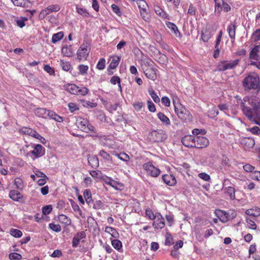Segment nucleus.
I'll list each match as a JSON object with an SVG mask.
<instances>
[{"label": "nucleus", "instance_id": "51", "mask_svg": "<svg viewBox=\"0 0 260 260\" xmlns=\"http://www.w3.org/2000/svg\"><path fill=\"white\" fill-rule=\"evenodd\" d=\"M49 228L55 232H59L61 230V228L59 224L50 223L49 224Z\"/></svg>", "mask_w": 260, "mask_h": 260}, {"label": "nucleus", "instance_id": "2", "mask_svg": "<svg viewBox=\"0 0 260 260\" xmlns=\"http://www.w3.org/2000/svg\"><path fill=\"white\" fill-rule=\"evenodd\" d=\"M242 86L245 91H253L256 93L260 91V78L255 73L248 74L242 81Z\"/></svg>", "mask_w": 260, "mask_h": 260}, {"label": "nucleus", "instance_id": "16", "mask_svg": "<svg viewBox=\"0 0 260 260\" xmlns=\"http://www.w3.org/2000/svg\"><path fill=\"white\" fill-rule=\"evenodd\" d=\"M260 51V44L254 45L249 53V59L258 61L260 59V55L258 53Z\"/></svg>", "mask_w": 260, "mask_h": 260}, {"label": "nucleus", "instance_id": "47", "mask_svg": "<svg viewBox=\"0 0 260 260\" xmlns=\"http://www.w3.org/2000/svg\"><path fill=\"white\" fill-rule=\"evenodd\" d=\"M138 4L140 10H142L144 12L146 13L148 8L146 2L144 0H139L138 2Z\"/></svg>", "mask_w": 260, "mask_h": 260}, {"label": "nucleus", "instance_id": "5", "mask_svg": "<svg viewBox=\"0 0 260 260\" xmlns=\"http://www.w3.org/2000/svg\"><path fill=\"white\" fill-rule=\"evenodd\" d=\"M90 50V47L87 44H83L81 45L77 52L78 59L80 61L86 60L89 55Z\"/></svg>", "mask_w": 260, "mask_h": 260}, {"label": "nucleus", "instance_id": "48", "mask_svg": "<svg viewBox=\"0 0 260 260\" xmlns=\"http://www.w3.org/2000/svg\"><path fill=\"white\" fill-rule=\"evenodd\" d=\"M159 57L158 59V62L159 63L162 64H166L168 61V58L167 56L165 55L164 54L161 53L160 52H159Z\"/></svg>", "mask_w": 260, "mask_h": 260}, {"label": "nucleus", "instance_id": "23", "mask_svg": "<svg viewBox=\"0 0 260 260\" xmlns=\"http://www.w3.org/2000/svg\"><path fill=\"white\" fill-rule=\"evenodd\" d=\"M9 197L15 201H19V200L23 198L22 194L15 190H12L10 191Z\"/></svg>", "mask_w": 260, "mask_h": 260}, {"label": "nucleus", "instance_id": "38", "mask_svg": "<svg viewBox=\"0 0 260 260\" xmlns=\"http://www.w3.org/2000/svg\"><path fill=\"white\" fill-rule=\"evenodd\" d=\"M120 60V57L119 56H115L112 58L111 62L109 66V69H114L118 65Z\"/></svg>", "mask_w": 260, "mask_h": 260}, {"label": "nucleus", "instance_id": "54", "mask_svg": "<svg viewBox=\"0 0 260 260\" xmlns=\"http://www.w3.org/2000/svg\"><path fill=\"white\" fill-rule=\"evenodd\" d=\"M78 69L81 74L85 75L87 74L88 67L86 65L80 64L78 66Z\"/></svg>", "mask_w": 260, "mask_h": 260}, {"label": "nucleus", "instance_id": "37", "mask_svg": "<svg viewBox=\"0 0 260 260\" xmlns=\"http://www.w3.org/2000/svg\"><path fill=\"white\" fill-rule=\"evenodd\" d=\"M67 90L73 94H77L79 91L78 86L74 84H69L67 86Z\"/></svg>", "mask_w": 260, "mask_h": 260}, {"label": "nucleus", "instance_id": "57", "mask_svg": "<svg viewBox=\"0 0 260 260\" xmlns=\"http://www.w3.org/2000/svg\"><path fill=\"white\" fill-rule=\"evenodd\" d=\"M79 91L77 93V94L82 95H86L89 91V90L87 88L85 87H79Z\"/></svg>", "mask_w": 260, "mask_h": 260}, {"label": "nucleus", "instance_id": "14", "mask_svg": "<svg viewBox=\"0 0 260 260\" xmlns=\"http://www.w3.org/2000/svg\"><path fill=\"white\" fill-rule=\"evenodd\" d=\"M229 182L228 180H224L223 184V189L224 193L229 197L231 200H234L235 199V189L233 187H225L226 182Z\"/></svg>", "mask_w": 260, "mask_h": 260}, {"label": "nucleus", "instance_id": "41", "mask_svg": "<svg viewBox=\"0 0 260 260\" xmlns=\"http://www.w3.org/2000/svg\"><path fill=\"white\" fill-rule=\"evenodd\" d=\"M111 244L112 246L117 250L120 251L122 249V243L121 242L117 239H114L112 240Z\"/></svg>", "mask_w": 260, "mask_h": 260}, {"label": "nucleus", "instance_id": "32", "mask_svg": "<svg viewBox=\"0 0 260 260\" xmlns=\"http://www.w3.org/2000/svg\"><path fill=\"white\" fill-rule=\"evenodd\" d=\"M58 220L60 222L67 225H69L71 224V219L64 214H60L58 216Z\"/></svg>", "mask_w": 260, "mask_h": 260}, {"label": "nucleus", "instance_id": "44", "mask_svg": "<svg viewBox=\"0 0 260 260\" xmlns=\"http://www.w3.org/2000/svg\"><path fill=\"white\" fill-rule=\"evenodd\" d=\"M165 245L170 246L174 244V240L172 236L169 233H167L166 235Z\"/></svg>", "mask_w": 260, "mask_h": 260}, {"label": "nucleus", "instance_id": "49", "mask_svg": "<svg viewBox=\"0 0 260 260\" xmlns=\"http://www.w3.org/2000/svg\"><path fill=\"white\" fill-rule=\"evenodd\" d=\"M251 38L253 42H256L260 40V29H256L252 34Z\"/></svg>", "mask_w": 260, "mask_h": 260}, {"label": "nucleus", "instance_id": "13", "mask_svg": "<svg viewBox=\"0 0 260 260\" xmlns=\"http://www.w3.org/2000/svg\"><path fill=\"white\" fill-rule=\"evenodd\" d=\"M195 136L192 135L185 136L182 138L181 142L187 147H194Z\"/></svg>", "mask_w": 260, "mask_h": 260}, {"label": "nucleus", "instance_id": "31", "mask_svg": "<svg viewBox=\"0 0 260 260\" xmlns=\"http://www.w3.org/2000/svg\"><path fill=\"white\" fill-rule=\"evenodd\" d=\"M166 26L173 32L175 35L177 36V34H180V32L178 30L177 26L173 22L169 21H166Z\"/></svg>", "mask_w": 260, "mask_h": 260}, {"label": "nucleus", "instance_id": "10", "mask_svg": "<svg viewBox=\"0 0 260 260\" xmlns=\"http://www.w3.org/2000/svg\"><path fill=\"white\" fill-rule=\"evenodd\" d=\"M33 150L30 153L34 156L35 158L40 157L45 153V149L40 144H33L31 145Z\"/></svg>", "mask_w": 260, "mask_h": 260}, {"label": "nucleus", "instance_id": "53", "mask_svg": "<svg viewBox=\"0 0 260 260\" xmlns=\"http://www.w3.org/2000/svg\"><path fill=\"white\" fill-rule=\"evenodd\" d=\"M33 131L34 130L30 128L24 127H22L20 130V132L22 134L31 136V133H32Z\"/></svg>", "mask_w": 260, "mask_h": 260}, {"label": "nucleus", "instance_id": "15", "mask_svg": "<svg viewBox=\"0 0 260 260\" xmlns=\"http://www.w3.org/2000/svg\"><path fill=\"white\" fill-rule=\"evenodd\" d=\"M86 237V234L84 231L77 232V233L74 237L72 240V247H77L80 241Z\"/></svg>", "mask_w": 260, "mask_h": 260}, {"label": "nucleus", "instance_id": "21", "mask_svg": "<svg viewBox=\"0 0 260 260\" xmlns=\"http://www.w3.org/2000/svg\"><path fill=\"white\" fill-rule=\"evenodd\" d=\"M212 35V31L211 29L205 28L202 31V39L205 42H208Z\"/></svg>", "mask_w": 260, "mask_h": 260}, {"label": "nucleus", "instance_id": "50", "mask_svg": "<svg viewBox=\"0 0 260 260\" xmlns=\"http://www.w3.org/2000/svg\"><path fill=\"white\" fill-rule=\"evenodd\" d=\"M105 66L106 60L104 58H101L99 59L96 64V68L100 70H102L105 69Z\"/></svg>", "mask_w": 260, "mask_h": 260}, {"label": "nucleus", "instance_id": "12", "mask_svg": "<svg viewBox=\"0 0 260 260\" xmlns=\"http://www.w3.org/2000/svg\"><path fill=\"white\" fill-rule=\"evenodd\" d=\"M155 218L153 223V226L155 230L162 229L165 227V219L160 213H157L155 215Z\"/></svg>", "mask_w": 260, "mask_h": 260}, {"label": "nucleus", "instance_id": "45", "mask_svg": "<svg viewBox=\"0 0 260 260\" xmlns=\"http://www.w3.org/2000/svg\"><path fill=\"white\" fill-rule=\"evenodd\" d=\"M116 155L118 157L119 159L124 161L126 162V164H128V162L130 159L129 156L125 153H120L119 154H116Z\"/></svg>", "mask_w": 260, "mask_h": 260}, {"label": "nucleus", "instance_id": "27", "mask_svg": "<svg viewBox=\"0 0 260 260\" xmlns=\"http://www.w3.org/2000/svg\"><path fill=\"white\" fill-rule=\"evenodd\" d=\"M47 117H49L50 118L54 119L57 122H62L63 121L62 117L58 115L53 111L47 110Z\"/></svg>", "mask_w": 260, "mask_h": 260}, {"label": "nucleus", "instance_id": "30", "mask_svg": "<svg viewBox=\"0 0 260 260\" xmlns=\"http://www.w3.org/2000/svg\"><path fill=\"white\" fill-rule=\"evenodd\" d=\"M105 231L106 233L110 234L111 236L114 238H117L119 237V233L116 230L113 228L107 226L105 228Z\"/></svg>", "mask_w": 260, "mask_h": 260}, {"label": "nucleus", "instance_id": "42", "mask_svg": "<svg viewBox=\"0 0 260 260\" xmlns=\"http://www.w3.org/2000/svg\"><path fill=\"white\" fill-rule=\"evenodd\" d=\"M148 92L155 103H157L159 102L160 99L154 90L149 88L148 89Z\"/></svg>", "mask_w": 260, "mask_h": 260}, {"label": "nucleus", "instance_id": "11", "mask_svg": "<svg viewBox=\"0 0 260 260\" xmlns=\"http://www.w3.org/2000/svg\"><path fill=\"white\" fill-rule=\"evenodd\" d=\"M194 147L201 149L206 147L209 143L207 138L202 136H195Z\"/></svg>", "mask_w": 260, "mask_h": 260}, {"label": "nucleus", "instance_id": "28", "mask_svg": "<svg viewBox=\"0 0 260 260\" xmlns=\"http://www.w3.org/2000/svg\"><path fill=\"white\" fill-rule=\"evenodd\" d=\"M14 5L22 7H28L31 4L28 0H12Z\"/></svg>", "mask_w": 260, "mask_h": 260}, {"label": "nucleus", "instance_id": "60", "mask_svg": "<svg viewBox=\"0 0 260 260\" xmlns=\"http://www.w3.org/2000/svg\"><path fill=\"white\" fill-rule=\"evenodd\" d=\"M52 208L51 205H47L42 208V212L44 215H48L52 211Z\"/></svg>", "mask_w": 260, "mask_h": 260}, {"label": "nucleus", "instance_id": "20", "mask_svg": "<svg viewBox=\"0 0 260 260\" xmlns=\"http://www.w3.org/2000/svg\"><path fill=\"white\" fill-rule=\"evenodd\" d=\"M154 9L155 13L157 15L159 16L161 18L167 20L170 19V16H169V15L168 14L166 11H165L162 9H161L159 6H154Z\"/></svg>", "mask_w": 260, "mask_h": 260}, {"label": "nucleus", "instance_id": "19", "mask_svg": "<svg viewBox=\"0 0 260 260\" xmlns=\"http://www.w3.org/2000/svg\"><path fill=\"white\" fill-rule=\"evenodd\" d=\"M144 70V73L148 79L152 81H154L156 79V70L154 68H150Z\"/></svg>", "mask_w": 260, "mask_h": 260}, {"label": "nucleus", "instance_id": "26", "mask_svg": "<svg viewBox=\"0 0 260 260\" xmlns=\"http://www.w3.org/2000/svg\"><path fill=\"white\" fill-rule=\"evenodd\" d=\"M61 53L64 56L67 57H71L73 54V48L71 45L68 46L67 45L63 46L61 49Z\"/></svg>", "mask_w": 260, "mask_h": 260}, {"label": "nucleus", "instance_id": "4", "mask_svg": "<svg viewBox=\"0 0 260 260\" xmlns=\"http://www.w3.org/2000/svg\"><path fill=\"white\" fill-rule=\"evenodd\" d=\"M239 62V59L230 61H221L217 64V69L218 71H224L228 70H231L235 68L238 64Z\"/></svg>", "mask_w": 260, "mask_h": 260}, {"label": "nucleus", "instance_id": "3", "mask_svg": "<svg viewBox=\"0 0 260 260\" xmlns=\"http://www.w3.org/2000/svg\"><path fill=\"white\" fill-rule=\"evenodd\" d=\"M76 124L79 129L85 133L96 132L95 128L89 123L87 119L79 117L77 119Z\"/></svg>", "mask_w": 260, "mask_h": 260}, {"label": "nucleus", "instance_id": "62", "mask_svg": "<svg viewBox=\"0 0 260 260\" xmlns=\"http://www.w3.org/2000/svg\"><path fill=\"white\" fill-rule=\"evenodd\" d=\"M111 8L113 11L118 16H120L121 15V12L120 10V9L116 5L112 4L111 5Z\"/></svg>", "mask_w": 260, "mask_h": 260}, {"label": "nucleus", "instance_id": "58", "mask_svg": "<svg viewBox=\"0 0 260 260\" xmlns=\"http://www.w3.org/2000/svg\"><path fill=\"white\" fill-rule=\"evenodd\" d=\"M147 104L148 110L150 112H154L156 111L154 104L150 100L147 101Z\"/></svg>", "mask_w": 260, "mask_h": 260}, {"label": "nucleus", "instance_id": "61", "mask_svg": "<svg viewBox=\"0 0 260 260\" xmlns=\"http://www.w3.org/2000/svg\"><path fill=\"white\" fill-rule=\"evenodd\" d=\"M60 65L62 69L66 71H68L71 68V64L69 62H63L61 61Z\"/></svg>", "mask_w": 260, "mask_h": 260}, {"label": "nucleus", "instance_id": "25", "mask_svg": "<svg viewBox=\"0 0 260 260\" xmlns=\"http://www.w3.org/2000/svg\"><path fill=\"white\" fill-rule=\"evenodd\" d=\"M215 213L222 222H225L228 220V214L226 212L220 210H216L215 211Z\"/></svg>", "mask_w": 260, "mask_h": 260}, {"label": "nucleus", "instance_id": "1", "mask_svg": "<svg viewBox=\"0 0 260 260\" xmlns=\"http://www.w3.org/2000/svg\"><path fill=\"white\" fill-rule=\"evenodd\" d=\"M238 103L243 114L250 121L254 120L255 116L260 111V101L252 97L245 96Z\"/></svg>", "mask_w": 260, "mask_h": 260}, {"label": "nucleus", "instance_id": "36", "mask_svg": "<svg viewBox=\"0 0 260 260\" xmlns=\"http://www.w3.org/2000/svg\"><path fill=\"white\" fill-rule=\"evenodd\" d=\"M254 218L246 217V220L247 222V227L252 230H255L256 229V224L254 221Z\"/></svg>", "mask_w": 260, "mask_h": 260}, {"label": "nucleus", "instance_id": "18", "mask_svg": "<svg viewBox=\"0 0 260 260\" xmlns=\"http://www.w3.org/2000/svg\"><path fill=\"white\" fill-rule=\"evenodd\" d=\"M162 179L165 183L169 186H174L176 183L175 177L171 174H165L162 176Z\"/></svg>", "mask_w": 260, "mask_h": 260}, {"label": "nucleus", "instance_id": "40", "mask_svg": "<svg viewBox=\"0 0 260 260\" xmlns=\"http://www.w3.org/2000/svg\"><path fill=\"white\" fill-rule=\"evenodd\" d=\"M63 37V33L62 31L54 34L52 37V42L54 44L61 40Z\"/></svg>", "mask_w": 260, "mask_h": 260}, {"label": "nucleus", "instance_id": "7", "mask_svg": "<svg viewBox=\"0 0 260 260\" xmlns=\"http://www.w3.org/2000/svg\"><path fill=\"white\" fill-rule=\"evenodd\" d=\"M143 168L146 171L148 175L154 177L158 176L160 173V170L154 167L150 162L144 164Z\"/></svg>", "mask_w": 260, "mask_h": 260}, {"label": "nucleus", "instance_id": "39", "mask_svg": "<svg viewBox=\"0 0 260 260\" xmlns=\"http://www.w3.org/2000/svg\"><path fill=\"white\" fill-rule=\"evenodd\" d=\"M76 10L78 14L83 17H88L89 16V13L85 8L76 6Z\"/></svg>", "mask_w": 260, "mask_h": 260}, {"label": "nucleus", "instance_id": "6", "mask_svg": "<svg viewBox=\"0 0 260 260\" xmlns=\"http://www.w3.org/2000/svg\"><path fill=\"white\" fill-rule=\"evenodd\" d=\"M60 9L59 5L57 4L50 5L44 9H43L40 13L39 18L40 19H44L47 15L52 12H58Z\"/></svg>", "mask_w": 260, "mask_h": 260}, {"label": "nucleus", "instance_id": "9", "mask_svg": "<svg viewBox=\"0 0 260 260\" xmlns=\"http://www.w3.org/2000/svg\"><path fill=\"white\" fill-rule=\"evenodd\" d=\"M151 137L154 142H161L167 139V135L162 130L157 129L152 132Z\"/></svg>", "mask_w": 260, "mask_h": 260}, {"label": "nucleus", "instance_id": "8", "mask_svg": "<svg viewBox=\"0 0 260 260\" xmlns=\"http://www.w3.org/2000/svg\"><path fill=\"white\" fill-rule=\"evenodd\" d=\"M175 111L179 118L182 120H186L188 118V119H189L190 112L182 105H179L177 107L175 106Z\"/></svg>", "mask_w": 260, "mask_h": 260}, {"label": "nucleus", "instance_id": "43", "mask_svg": "<svg viewBox=\"0 0 260 260\" xmlns=\"http://www.w3.org/2000/svg\"><path fill=\"white\" fill-rule=\"evenodd\" d=\"M9 233L11 236L15 238H20L22 235L20 230L15 229H11Z\"/></svg>", "mask_w": 260, "mask_h": 260}, {"label": "nucleus", "instance_id": "17", "mask_svg": "<svg viewBox=\"0 0 260 260\" xmlns=\"http://www.w3.org/2000/svg\"><path fill=\"white\" fill-rule=\"evenodd\" d=\"M237 27V23L234 21L231 23L228 26L227 31L228 32L229 37L232 41H234L235 40L236 30Z\"/></svg>", "mask_w": 260, "mask_h": 260}, {"label": "nucleus", "instance_id": "52", "mask_svg": "<svg viewBox=\"0 0 260 260\" xmlns=\"http://www.w3.org/2000/svg\"><path fill=\"white\" fill-rule=\"evenodd\" d=\"M99 155L105 160L109 161L112 159L111 155L103 150L100 151Z\"/></svg>", "mask_w": 260, "mask_h": 260}, {"label": "nucleus", "instance_id": "34", "mask_svg": "<svg viewBox=\"0 0 260 260\" xmlns=\"http://www.w3.org/2000/svg\"><path fill=\"white\" fill-rule=\"evenodd\" d=\"M157 117L159 119L166 125L170 124V120L163 113L159 112L157 113Z\"/></svg>", "mask_w": 260, "mask_h": 260}, {"label": "nucleus", "instance_id": "22", "mask_svg": "<svg viewBox=\"0 0 260 260\" xmlns=\"http://www.w3.org/2000/svg\"><path fill=\"white\" fill-rule=\"evenodd\" d=\"M88 162L89 165L92 168H96L99 166V159L96 155H90L88 157Z\"/></svg>", "mask_w": 260, "mask_h": 260}, {"label": "nucleus", "instance_id": "55", "mask_svg": "<svg viewBox=\"0 0 260 260\" xmlns=\"http://www.w3.org/2000/svg\"><path fill=\"white\" fill-rule=\"evenodd\" d=\"M9 258L10 260H20L22 258V256L18 253L12 252L9 254Z\"/></svg>", "mask_w": 260, "mask_h": 260}, {"label": "nucleus", "instance_id": "56", "mask_svg": "<svg viewBox=\"0 0 260 260\" xmlns=\"http://www.w3.org/2000/svg\"><path fill=\"white\" fill-rule=\"evenodd\" d=\"M69 109L71 112H74L79 110L78 105L74 103H69L68 105Z\"/></svg>", "mask_w": 260, "mask_h": 260}, {"label": "nucleus", "instance_id": "59", "mask_svg": "<svg viewBox=\"0 0 260 260\" xmlns=\"http://www.w3.org/2000/svg\"><path fill=\"white\" fill-rule=\"evenodd\" d=\"M14 184L16 186V187L18 189H22V188H23L22 181L20 178H16L14 181Z\"/></svg>", "mask_w": 260, "mask_h": 260}, {"label": "nucleus", "instance_id": "29", "mask_svg": "<svg viewBox=\"0 0 260 260\" xmlns=\"http://www.w3.org/2000/svg\"><path fill=\"white\" fill-rule=\"evenodd\" d=\"M47 110L44 108H39L35 110L36 115L44 118H47Z\"/></svg>", "mask_w": 260, "mask_h": 260}, {"label": "nucleus", "instance_id": "24", "mask_svg": "<svg viewBox=\"0 0 260 260\" xmlns=\"http://www.w3.org/2000/svg\"><path fill=\"white\" fill-rule=\"evenodd\" d=\"M246 214L250 216H252V218H255L260 216V208L258 207H254L251 209H249L246 211Z\"/></svg>", "mask_w": 260, "mask_h": 260}, {"label": "nucleus", "instance_id": "35", "mask_svg": "<svg viewBox=\"0 0 260 260\" xmlns=\"http://www.w3.org/2000/svg\"><path fill=\"white\" fill-rule=\"evenodd\" d=\"M105 182L107 184H108L111 186L112 187L116 189H120L119 188V186H121L120 183L112 179L111 178H108L106 181Z\"/></svg>", "mask_w": 260, "mask_h": 260}, {"label": "nucleus", "instance_id": "46", "mask_svg": "<svg viewBox=\"0 0 260 260\" xmlns=\"http://www.w3.org/2000/svg\"><path fill=\"white\" fill-rule=\"evenodd\" d=\"M120 78L118 76H114L110 79V83L113 85H115L116 84H118V86L119 87L120 90L121 91V86L120 85Z\"/></svg>", "mask_w": 260, "mask_h": 260}, {"label": "nucleus", "instance_id": "33", "mask_svg": "<svg viewBox=\"0 0 260 260\" xmlns=\"http://www.w3.org/2000/svg\"><path fill=\"white\" fill-rule=\"evenodd\" d=\"M83 196L87 204L89 205L92 203L91 192L89 189H86L84 191Z\"/></svg>", "mask_w": 260, "mask_h": 260}, {"label": "nucleus", "instance_id": "63", "mask_svg": "<svg viewBox=\"0 0 260 260\" xmlns=\"http://www.w3.org/2000/svg\"><path fill=\"white\" fill-rule=\"evenodd\" d=\"M199 177L205 181H208L210 180V176L206 173H201L198 175Z\"/></svg>", "mask_w": 260, "mask_h": 260}, {"label": "nucleus", "instance_id": "64", "mask_svg": "<svg viewBox=\"0 0 260 260\" xmlns=\"http://www.w3.org/2000/svg\"><path fill=\"white\" fill-rule=\"evenodd\" d=\"M133 105L136 111H139L143 107V104L142 102H136L134 103Z\"/></svg>", "mask_w": 260, "mask_h": 260}]
</instances>
